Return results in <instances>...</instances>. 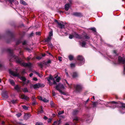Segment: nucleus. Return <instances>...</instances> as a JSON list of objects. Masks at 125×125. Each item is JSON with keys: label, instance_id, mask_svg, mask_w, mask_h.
Here are the masks:
<instances>
[{"label": "nucleus", "instance_id": "nucleus-1", "mask_svg": "<svg viewBox=\"0 0 125 125\" xmlns=\"http://www.w3.org/2000/svg\"><path fill=\"white\" fill-rule=\"evenodd\" d=\"M8 52L10 53L12 55L11 57L12 58L15 60L16 62L18 63L21 64L22 65L24 66L28 67H30L31 66V64L30 63H25L24 62L21 63L22 60L21 59H19V58L15 55H13V51L10 49H9L8 50Z\"/></svg>", "mask_w": 125, "mask_h": 125}, {"label": "nucleus", "instance_id": "nucleus-2", "mask_svg": "<svg viewBox=\"0 0 125 125\" xmlns=\"http://www.w3.org/2000/svg\"><path fill=\"white\" fill-rule=\"evenodd\" d=\"M73 37H75L76 38L82 39L83 38V39H88L89 38V37L87 34L85 35L84 37L80 35H78L76 33H74L73 35H70L69 38L70 39H72Z\"/></svg>", "mask_w": 125, "mask_h": 125}, {"label": "nucleus", "instance_id": "nucleus-3", "mask_svg": "<svg viewBox=\"0 0 125 125\" xmlns=\"http://www.w3.org/2000/svg\"><path fill=\"white\" fill-rule=\"evenodd\" d=\"M44 85L43 84L40 83H37L34 85H31L30 86V88H31L33 87L35 89L37 88H39L40 87H43L44 86Z\"/></svg>", "mask_w": 125, "mask_h": 125}, {"label": "nucleus", "instance_id": "nucleus-4", "mask_svg": "<svg viewBox=\"0 0 125 125\" xmlns=\"http://www.w3.org/2000/svg\"><path fill=\"white\" fill-rule=\"evenodd\" d=\"M64 88V87L61 84H59L58 85H57L56 87V89L58 90L60 93L63 94H64V93L60 90V89L63 88Z\"/></svg>", "mask_w": 125, "mask_h": 125}, {"label": "nucleus", "instance_id": "nucleus-5", "mask_svg": "<svg viewBox=\"0 0 125 125\" xmlns=\"http://www.w3.org/2000/svg\"><path fill=\"white\" fill-rule=\"evenodd\" d=\"M51 80L52 81L54 84H56V83L54 79V78L52 75H50L48 79V81L50 85H52V83L50 81Z\"/></svg>", "mask_w": 125, "mask_h": 125}, {"label": "nucleus", "instance_id": "nucleus-6", "mask_svg": "<svg viewBox=\"0 0 125 125\" xmlns=\"http://www.w3.org/2000/svg\"><path fill=\"white\" fill-rule=\"evenodd\" d=\"M9 72L10 74L14 76H17L19 77H20L19 73L17 72H13L10 70H9Z\"/></svg>", "mask_w": 125, "mask_h": 125}, {"label": "nucleus", "instance_id": "nucleus-7", "mask_svg": "<svg viewBox=\"0 0 125 125\" xmlns=\"http://www.w3.org/2000/svg\"><path fill=\"white\" fill-rule=\"evenodd\" d=\"M118 61L119 63L124 64L125 63V57L122 58L120 56L118 57Z\"/></svg>", "mask_w": 125, "mask_h": 125}, {"label": "nucleus", "instance_id": "nucleus-8", "mask_svg": "<svg viewBox=\"0 0 125 125\" xmlns=\"http://www.w3.org/2000/svg\"><path fill=\"white\" fill-rule=\"evenodd\" d=\"M19 96L20 98L22 99H24L27 101H28L30 99L28 97L24 94H20Z\"/></svg>", "mask_w": 125, "mask_h": 125}, {"label": "nucleus", "instance_id": "nucleus-9", "mask_svg": "<svg viewBox=\"0 0 125 125\" xmlns=\"http://www.w3.org/2000/svg\"><path fill=\"white\" fill-rule=\"evenodd\" d=\"M77 59L80 62V64H82L84 63V61L83 57L81 56H78L77 57Z\"/></svg>", "mask_w": 125, "mask_h": 125}, {"label": "nucleus", "instance_id": "nucleus-10", "mask_svg": "<svg viewBox=\"0 0 125 125\" xmlns=\"http://www.w3.org/2000/svg\"><path fill=\"white\" fill-rule=\"evenodd\" d=\"M77 91L79 92L82 89V86L80 85H77L76 86H75Z\"/></svg>", "mask_w": 125, "mask_h": 125}, {"label": "nucleus", "instance_id": "nucleus-11", "mask_svg": "<svg viewBox=\"0 0 125 125\" xmlns=\"http://www.w3.org/2000/svg\"><path fill=\"white\" fill-rule=\"evenodd\" d=\"M15 89H16L18 92H21V87L19 86L18 85H16L15 86Z\"/></svg>", "mask_w": 125, "mask_h": 125}, {"label": "nucleus", "instance_id": "nucleus-12", "mask_svg": "<svg viewBox=\"0 0 125 125\" xmlns=\"http://www.w3.org/2000/svg\"><path fill=\"white\" fill-rule=\"evenodd\" d=\"M61 120H59L58 121H56L54 122L53 125H60V124L61 123Z\"/></svg>", "mask_w": 125, "mask_h": 125}, {"label": "nucleus", "instance_id": "nucleus-13", "mask_svg": "<svg viewBox=\"0 0 125 125\" xmlns=\"http://www.w3.org/2000/svg\"><path fill=\"white\" fill-rule=\"evenodd\" d=\"M9 1V2L11 4H12L13 2H15V3H16L17 4H18V1L16 0H8Z\"/></svg>", "mask_w": 125, "mask_h": 125}, {"label": "nucleus", "instance_id": "nucleus-14", "mask_svg": "<svg viewBox=\"0 0 125 125\" xmlns=\"http://www.w3.org/2000/svg\"><path fill=\"white\" fill-rule=\"evenodd\" d=\"M58 23L60 28L62 29L64 28V25L62 24L61 22H58Z\"/></svg>", "mask_w": 125, "mask_h": 125}, {"label": "nucleus", "instance_id": "nucleus-15", "mask_svg": "<svg viewBox=\"0 0 125 125\" xmlns=\"http://www.w3.org/2000/svg\"><path fill=\"white\" fill-rule=\"evenodd\" d=\"M70 5L69 4H65V9L66 10H68L69 8Z\"/></svg>", "mask_w": 125, "mask_h": 125}, {"label": "nucleus", "instance_id": "nucleus-16", "mask_svg": "<svg viewBox=\"0 0 125 125\" xmlns=\"http://www.w3.org/2000/svg\"><path fill=\"white\" fill-rule=\"evenodd\" d=\"M9 81L10 84L14 86L15 85V82L12 79H9Z\"/></svg>", "mask_w": 125, "mask_h": 125}, {"label": "nucleus", "instance_id": "nucleus-17", "mask_svg": "<svg viewBox=\"0 0 125 125\" xmlns=\"http://www.w3.org/2000/svg\"><path fill=\"white\" fill-rule=\"evenodd\" d=\"M51 37H48L47 38L45 39V41L46 42H48L50 41L51 39Z\"/></svg>", "mask_w": 125, "mask_h": 125}, {"label": "nucleus", "instance_id": "nucleus-18", "mask_svg": "<svg viewBox=\"0 0 125 125\" xmlns=\"http://www.w3.org/2000/svg\"><path fill=\"white\" fill-rule=\"evenodd\" d=\"M51 107H56V105L54 104L52 101L51 102Z\"/></svg>", "mask_w": 125, "mask_h": 125}, {"label": "nucleus", "instance_id": "nucleus-19", "mask_svg": "<svg viewBox=\"0 0 125 125\" xmlns=\"http://www.w3.org/2000/svg\"><path fill=\"white\" fill-rule=\"evenodd\" d=\"M20 3L21 4L25 5H27V4L26 2L25 1L22 0H20Z\"/></svg>", "mask_w": 125, "mask_h": 125}, {"label": "nucleus", "instance_id": "nucleus-20", "mask_svg": "<svg viewBox=\"0 0 125 125\" xmlns=\"http://www.w3.org/2000/svg\"><path fill=\"white\" fill-rule=\"evenodd\" d=\"M22 90L23 92H24L27 93L28 92V89L26 87H25L24 88L22 89Z\"/></svg>", "mask_w": 125, "mask_h": 125}, {"label": "nucleus", "instance_id": "nucleus-21", "mask_svg": "<svg viewBox=\"0 0 125 125\" xmlns=\"http://www.w3.org/2000/svg\"><path fill=\"white\" fill-rule=\"evenodd\" d=\"M73 14V15L76 16H79L81 15L80 13L77 12L74 13Z\"/></svg>", "mask_w": 125, "mask_h": 125}, {"label": "nucleus", "instance_id": "nucleus-22", "mask_svg": "<svg viewBox=\"0 0 125 125\" xmlns=\"http://www.w3.org/2000/svg\"><path fill=\"white\" fill-rule=\"evenodd\" d=\"M2 95L3 97L6 98H7L8 97V96L7 95L5 94H2Z\"/></svg>", "mask_w": 125, "mask_h": 125}, {"label": "nucleus", "instance_id": "nucleus-23", "mask_svg": "<svg viewBox=\"0 0 125 125\" xmlns=\"http://www.w3.org/2000/svg\"><path fill=\"white\" fill-rule=\"evenodd\" d=\"M20 79L22 80L23 82H25V81L26 80V78L24 77H21L20 78Z\"/></svg>", "mask_w": 125, "mask_h": 125}, {"label": "nucleus", "instance_id": "nucleus-24", "mask_svg": "<svg viewBox=\"0 0 125 125\" xmlns=\"http://www.w3.org/2000/svg\"><path fill=\"white\" fill-rule=\"evenodd\" d=\"M30 82V81L29 80H28L27 81L25 82H23L22 83L23 85H24L25 84H27L28 83H29Z\"/></svg>", "mask_w": 125, "mask_h": 125}, {"label": "nucleus", "instance_id": "nucleus-25", "mask_svg": "<svg viewBox=\"0 0 125 125\" xmlns=\"http://www.w3.org/2000/svg\"><path fill=\"white\" fill-rule=\"evenodd\" d=\"M29 114H25L24 116V119H26L29 117Z\"/></svg>", "mask_w": 125, "mask_h": 125}, {"label": "nucleus", "instance_id": "nucleus-26", "mask_svg": "<svg viewBox=\"0 0 125 125\" xmlns=\"http://www.w3.org/2000/svg\"><path fill=\"white\" fill-rule=\"evenodd\" d=\"M78 75V74L76 72H74L73 73V77H75L77 76Z\"/></svg>", "mask_w": 125, "mask_h": 125}, {"label": "nucleus", "instance_id": "nucleus-27", "mask_svg": "<svg viewBox=\"0 0 125 125\" xmlns=\"http://www.w3.org/2000/svg\"><path fill=\"white\" fill-rule=\"evenodd\" d=\"M78 118L77 117H75L73 119V121H75L76 122H75V123H77V121L78 120Z\"/></svg>", "mask_w": 125, "mask_h": 125}, {"label": "nucleus", "instance_id": "nucleus-28", "mask_svg": "<svg viewBox=\"0 0 125 125\" xmlns=\"http://www.w3.org/2000/svg\"><path fill=\"white\" fill-rule=\"evenodd\" d=\"M79 112L77 110H74L73 112V115H76Z\"/></svg>", "mask_w": 125, "mask_h": 125}, {"label": "nucleus", "instance_id": "nucleus-29", "mask_svg": "<svg viewBox=\"0 0 125 125\" xmlns=\"http://www.w3.org/2000/svg\"><path fill=\"white\" fill-rule=\"evenodd\" d=\"M40 109H41V110L38 111V113H42L43 112V111L42 108V106L40 107Z\"/></svg>", "mask_w": 125, "mask_h": 125}, {"label": "nucleus", "instance_id": "nucleus-30", "mask_svg": "<svg viewBox=\"0 0 125 125\" xmlns=\"http://www.w3.org/2000/svg\"><path fill=\"white\" fill-rule=\"evenodd\" d=\"M69 58L70 60H73V56L72 55H70L69 56Z\"/></svg>", "mask_w": 125, "mask_h": 125}, {"label": "nucleus", "instance_id": "nucleus-31", "mask_svg": "<svg viewBox=\"0 0 125 125\" xmlns=\"http://www.w3.org/2000/svg\"><path fill=\"white\" fill-rule=\"evenodd\" d=\"M85 41H83L82 43V46L83 47H85Z\"/></svg>", "mask_w": 125, "mask_h": 125}, {"label": "nucleus", "instance_id": "nucleus-32", "mask_svg": "<svg viewBox=\"0 0 125 125\" xmlns=\"http://www.w3.org/2000/svg\"><path fill=\"white\" fill-rule=\"evenodd\" d=\"M23 108L25 110H27L28 109V107L25 105H22Z\"/></svg>", "mask_w": 125, "mask_h": 125}, {"label": "nucleus", "instance_id": "nucleus-33", "mask_svg": "<svg viewBox=\"0 0 125 125\" xmlns=\"http://www.w3.org/2000/svg\"><path fill=\"white\" fill-rule=\"evenodd\" d=\"M42 101L44 102L47 103L48 102V100H47L45 98H44L43 99Z\"/></svg>", "mask_w": 125, "mask_h": 125}, {"label": "nucleus", "instance_id": "nucleus-34", "mask_svg": "<svg viewBox=\"0 0 125 125\" xmlns=\"http://www.w3.org/2000/svg\"><path fill=\"white\" fill-rule=\"evenodd\" d=\"M21 115V113H19L16 114V115L18 117H20Z\"/></svg>", "mask_w": 125, "mask_h": 125}, {"label": "nucleus", "instance_id": "nucleus-35", "mask_svg": "<svg viewBox=\"0 0 125 125\" xmlns=\"http://www.w3.org/2000/svg\"><path fill=\"white\" fill-rule=\"evenodd\" d=\"M48 45L49 47L51 48H52L53 47V45L51 43H49L48 44Z\"/></svg>", "mask_w": 125, "mask_h": 125}, {"label": "nucleus", "instance_id": "nucleus-36", "mask_svg": "<svg viewBox=\"0 0 125 125\" xmlns=\"http://www.w3.org/2000/svg\"><path fill=\"white\" fill-rule=\"evenodd\" d=\"M52 31H51L49 32V37H51L52 36Z\"/></svg>", "mask_w": 125, "mask_h": 125}, {"label": "nucleus", "instance_id": "nucleus-37", "mask_svg": "<svg viewBox=\"0 0 125 125\" xmlns=\"http://www.w3.org/2000/svg\"><path fill=\"white\" fill-rule=\"evenodd\" d=\"M64 113V111H59L58 113V114L59 115H60L63 114Z\"/></svg>", "mask_w": 125, "mask_h": 125}, {"label": "nucleus", "instance_id": "nucleus-38", "mask_svg": "<svg viewBox=\"0 0 125 125\" xmlns=\"http://www.w3.org/2000/svg\"><path fill=\"white\" fill-rule=\"evenodd\" d=\"M70 65L71 67H74L75 66V64L74 63H71L70 64Z\"/></svg>", "mask_w": 125, "mask_h": 125}, {"label": "nucleus", "instance_id": "nucleus-39", "mask_svg": "<svg viewBox=\"0 0 125 125\" xmlns=\"http://www.w3.org/2000/svg\"><path fill=\"white\" fill-rule=\"evenodd\" d=\"M43 124L42 123H37L36 124V125H42Z\"/></svg>", "mask_w": 125, "mask_h": 125}, {"label": "nucleus", "instance_id": "nucleus-40", "mask_svg": "<svg viewBox=\"0 0 125 125\" xmlns=\"http://www.w3.org/2000/svg\"><path fill=\"white\" fill-rule=\"evenodd\" d=\"M60 77H58L56 79V81L58 82H59L60 80Z\"/></svg>", "mask_w": 125, "mask_h": 125}, {"label": "nucleus", "instance_id": "nucleus-41", "mask_svg": "<svg viewBox=\"0 0 125 125\" xmlns=\"http://www.w3.org/2000/svg\"><path fill=\"white\" fill-rule=\"evenodd\" d=\"M91 30H92L93 31L95 32L96 31V29L95 28H91Z\"/></svg>", "mask_w": 125, "mask_h": 125}, {"label": "nucleus", "instance_id": "nucleus-42", "mask_svg": "<svg viewBox=\"0 0 125 125\" xmlns=\"http://www.w3.org/2000/svg\"><path fill=\"white\" fill-rule=\"evenodd\" d=\"M51 62V61L50 60H49L47 62H45V64H47L50 63Z\"/></svg>", "mask_w": 125, "mask_h": 125}, {"label": "nucleus", "instance_id": "nucleus-43", "mask_svg": "<svg viewBox=\"0 0 125 125\" xmlns=\"http://www.w3.org/2000/svg\"><path fill=\"white\" fill-rule=\"evenodd\" d=\"M11 101V102L13 104H15V103H16V100H12Z\"/></svg>", "mask_w": 125, "mask_h": 125}, {"label": "nucleus", "instance_id": "nucleus-44", "mask_svg": "<svg viewBox=\"0 0 125 125\" xmlns=\"http://www.w3.org/2000/svg\"><path fill=\"white\" fill-rule=\"evenodd\" d=\"M31 99L33 101H36L35 98L34 97H32Z\"/></svg>", "mask_w": 125, "mask_h": 125}, {"label": "nucleus", "instance_id": "nucleus-45", "mask_svg": "<svg viewBox=\"0 0 125 125\" xmlns=\"http://www.w3.org/2000/svg\"><path fill=\"white\" fill-rule=\"evenodd\" d=\"M97 104V103L96 102H94L93 104V107H95L96 106Z\"/></svg>", "mask_w": 125, "mask_h": 125}, {"label": "nucleus", "instance_id": "nucleus-46", "mask_svg": "<svg viewBox=\"0 0 125 125\" xmlns=\"http://www.w3.org/2000/svg\"><path fill=\"white\" fill-rule=\"evenodd\" d=\"M38 99H39V100L42 101L43 99L42 97L39 96L38 97Z\"/></svg>", "mask_w": 125, "mask_h": 125}, {"label": "nucleus", "instance_id": "nucleus-47", "mask_svg": "<svg viewBox=\"0 0 125 125\" xmlns=\"http://www.w3.org/2000/svg\"><path fill=\"white\" fill-rule=\"evenodd\" d=\"M33 102L32 103V105H34L36 104V101H33Z\"/></svg>", "mask_w": 125, "mask_h": 125}, {"label": "nucleus", "instance_id": "nucleus-48", "mask_svg": "<svg viewBox=\"0 0 125 125\" xmlns=\"http://www.w3.org/2000/svg\"><path fill=\"white\" fill-rule=\"evenodd\" d=\"M66 83L68 85L69 87L70 88H72L71 86H72L73 85L72 84L71 85H69L67 82H66Z\"/></svg>", "mask_w": 125, "mask_h": 125}, {"label": "nucleus", "instance_id": "nucleus-49", "mask_svg": "<svg viewBox=\"0 0 125 125\" xmlns=\"http://www.w3.org/2000/svg\"><path fill=\"white\" fill-rule=\"evenodd\" d=\"M33 80L34 81H36L38 80V79L36 77H34L33 78Z\"/></svg>", "mask_w": 125, "mask_h": 125}, {"label": "nucleus", "instance_id": "nucleus-50", "mask_svg": "<svg viewBox=\"0 0 125 125\" xmlns=\"http://www.w3.org/2000/svg\"><path fill=\"white\" fill-rule=\"evenodd\" d=\"M52 121V119L51 118L49 119L48 120V123Z\"/></svg>", "mask_w": 125, "mask_h": 125}, {"label": "nucleus", "instance_id": "nucleus-51", "mask_svg": "<svg viewBox=\"0 0 125 125\" xmlns=\"http://www.w3.org/2000/svg\"><path fill=\"white\" fill-rule=\"evenodd\" d=\"M35 73L38 75L39 76V77H41V76H40L39 75V73L38 72H36V71H35Z\"/></svg>", "mask_w": 125, "mask_h": 125}, {"label": "nucleus", "instance_id": "nucleus-52", "mask_svg": "<svg viewBox=\"0 0 125 125\" xmlns=\"http://www.w3.org/2000/svg\"><path fill=\"white\" fill-rule=\"evenodd\" d=\"M52 94L53 96L55 95V93L53 91H52Z\"/></svg>", "mask_w": 125, "mask_h": 125}, {"label": "nucleus", "instance_id": "nucleus-53", "mask_svg": "<svg viewBox=\"0 0 125 125\" xmlns=\"http://www.w3.org/2000/svg\"><path fill=\"white\" fill-rule=\"evenodd\" d=\"M42 58L41 57L38 56L36 57V58L40 60Z\"/></svg>", "mask_w": 125, "mask_h": 125}, {"label": "nucleus", "instance_id": "nucleus-54", "mask_svg": "<svg viewBox=\"0 0 125 125\" xmlns=\"http://www.w3.org/2000/svg\"><path fill=\"white\" fill-rule=\"evenodd\" d=\"M43 119H44L46 120L48 119V118L46 116H44L43 117Z\"/></svg>", "mask_w": 125, "mask_h": 125}, {"label": "nucleus", "instance_id": "nucleus-55", "mask_svg": "<svg viewBox=\"0 0 125 125\" xmlns=\"http://www.w3.org/2000/svg\"><path fill=\"white\" fill-rule=\"evenodd\" d=\"M41 33L40 32H36V34L37 35H40V34Z\"/></svg>", "mask_w": 125, "mask_h": 125}, {"label": "nucleus", "instance_id": "nucleus-56", "mask_svg": "<svg viewBox=\"0 0 125 125\" xmlns=\"http://www.w3.org/2000/svg\"><path fill=\"white\" fill-rule=\"evenodd\" d=\"M25 73V70H23L22 72V74H24Z\"/></svg>", "mask_w": 125, "mask_h": 125}, {"label": "nucleus", "instance_id": "nucleus-57", "mask_svg": "<svg viewBox=\"0 0 125 125\" xmlns=\"http://www.w3.org/2000/svg\"><path fill=\"white\" fill-rule=\"evenodd\" d=\"M26 41H24L23 42L22 44L23 45H24L25 44H26Z\"/></svg>", "mask_w": 125, "mask_h": 125}, {"label": "nucleus", "instance_id": "nucleus-58", "mask_svg": "<svg viewBox=\"0 0 125 125\" xmlns=\"http://www.w3.org/2000/svg\"><path fill=\"white\" fill-rule=\"evenodd\" d=\"M62 58L61 57H59V61H62L61 59Z\"/></svg>", "mask_w": 125, "mask_h": 125}, {"label": "nucleus", "instance_id": "nucleus-59", "mask_svg": "<svg viewBox=\"0 0 125 125\" xmlns=\"http://www.w3.org/2000/svg\"><path fill=\"white\" fill-rule=\"evenodd\" d=\"M33 75V73H31L29 74V76L30 77H32Z\"/></svg>", "mask_w": 125, "mask_h": 125}, {"label": "nucleus", "instance_id": "nucleus-60", "mask_svg": "<svg viewBox=\"0 0 125 125\" xmlns=\"http://www.w3.org/2000/svg\"><path fill=\"white\" fill-rule=\"evenodd\" d=\"M122 106L124 108H125V104H122Z\"/></svg>", "mask_w": 125, "mask_h": 125}, {"label": "nucleus", "instance_id": "nucleus-61", "mask_svg": "<svg viewBox=\"0 0 125 125\" xmlns=\"http://www.w3.org/2000/svg\"><path fill=\"white\" fill-rule=\"evenodd\" d=\"M3 67V66L1 64H0V68H2Z\"/></svg>", "mask_w": 125, "mask_h": 125}, {"label": "nucleus", "instance_id": "nucleus-62", "mask_svg": "<svg viewBox=\"0 0 125 125\" xmlns=\"http://www.w3.org/2000/svg\"><path fill=\"white\" fill-rule=\"evenodd\" d=\"M112 103L113 104H117V103L115 101H113L112 102Z\"/></svg>", "mask_w": 125, "mask_h": 125}, {"label": "nucleus", "instance_id": "nucleus-63", "mask_svg": "<svg viewBox=\"0 0 125 125\" xmlns=\"http://www.w3.org/2000/svg\"><path fill=\"white\" fill-rule=\"evenodd\" d=\"M124 74H125V66L124 65Z\"/></svg>", "mask_w": 125, "mask_h": 125}, {"label": "nucleus", "instance_id": "nucleus-64", "mask_svg": "<svg viewBox=\"0 0 125 125\" xmlns=\"http://www.w3.org/2000/svg\"><path fill=\"white\" fill-rule=\"evenodd\" d=\"M17 125H22V124L20 123H19Z\"/></svg>", "mask_w": 125, "mask_h": 125}]
</instances>
